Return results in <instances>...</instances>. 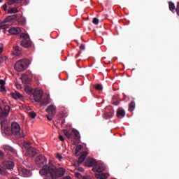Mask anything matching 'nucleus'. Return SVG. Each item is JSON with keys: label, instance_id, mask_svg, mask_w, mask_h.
<instances>
[{"label": "nucleus", "instance_id": "nucleus-14", "mask_svg": "<svg viewBox=\"0 0 179 179\" xmlns=\"http://www.w3.org/2000/svg\"><path fill=\"white\" fill-rule=\"evenodd\" d=\"M3 165L7 168L8 170H13V167L15 166V164L11 161H5L3 162Z\"/></svg>", "mask_w": 179, "mask_h": 179}, {"label": "nucleus", "instance_id": "nucleus-41", "mask_svg": "<svg viewBox=\"0 0 179 179\" xmlns=\"http://www.w3.org/2000/svg\"><path fill=\"white\" fill-rule=\"evenodd\" d=\"M75 175H76V177L77 178H81V174L79 172H76Z\"/></svg>", "mask_w": 179, "mask_h": 179}, {"label": "nucleus", "instance_id": "nucleus-18", "mask_svg": "<svg viewBox=\"0 0 179 179\" xmlns=\"http://www.w3.org/2000/svg\"><path fill=\"white\" fill-rule=\"evenodd\" d=\"M109 174L106 173H99L95 174V177L97 179H108Z\"/></svg>", "mask_w": 179, "mask_h": 179}, {"label": "nucleus", "instance_id": "nucleus-16", "mask_svg": "<svg viewBox=\"0 0 179 179\" xmlns=\"http://www.w3.org/2000/svg\"><path fill=\"white\" fill-rule=\"evenodd\" d=\"M113 114H114V110L111 109L109 110V112L104 113L103 118L106 120L111 119L113 117Z\"/></svg>", "mask_w": 179, "mask_h": 179}, {"label": "nucleus", "instance_id": "nucleus-35", "mask_svg": "<svg viewBox=\"0 0 179 179\" xmlns=\"http://www.w3.org/2000/svg\"><path fill=\"white\" fill-rule=\"evenodd\" d=\"M92 23L94 24H99V19L96 18V17H94L92 20Z\"/></svg>", "mask_w": 179, "mask_h": 179}, {"label": "nucleus", "instance_id": "nucleus-45", "mask_svg": "<svg viewBox=\"0 0 179 179\" xmlns=\"http://www.w3.org/2000/svg\"><path fill=\"white\" fill-rule=\"evenodd\" d=\"M4 157V153L2 151H0V159H3Z\"/></svg>", "mask_w": 179, "mask_h": 179}, {"label": "nucleus", "instance_id": "nucleus-29", "mask_svg": "<svg viewBox=\"0 0 179 179\" xmlns=\"http://www.w3.org/2000/svg\"><path fill=\"white\" fill-rule=\"evenodd\" d=\"M0 174L2 176L6 175V169L2 166H0Z\"/></svg>", "mask_w": 179, "mask_h": 179}, {"label": "nucleus", "instance_id": "nucleus-54", "mask_svg": "<svg viewBox=\"0 0 179 179\" xmlns=\"http://www.w3.org/2000/svg\"><path fill=\"white\" fill-rule=\"evenodd\" d=\"M81 54V52H79V55H80Z\"/></svg>", "mask_w": 179, "mask_h": 179}, {"label": "nucleus", "instance_id": "nucleus-53", "mask_svg": "<svg viewBox=\"0 0 179 179\" xmlns=\"http://www.w3.org/2000/svg\"><path fill=\"white\" fill-rule=\"evenodd\" d=\"M3 0H0V3H1Z\"/></svg>", "mask_w": 179, "mask_h": 179}, {"label": "nucleus", "instance_id": "nucleus-52", "mask_svg": "<svg viewBox=\"0 0 179 179\" xmlns=\"http://www.w3.org/2000/svg\"><path fill=\"white\" fill-rule=\"evenodd\" d=\"M2 22H3V21H1V20H0V24H1L2 25H3L5 23H2Z\"/></svg>", "mask_w": 179, "mask_h": 179}, {"label": "nucleus", "instance_id": "nucleus-22", "mask_svg": "<svg viewBox=\"0 0 179 179\" xmlns=\"http://www.w3.org/2000/svg\"><path fill=\"white\" fill-rule=\"evenodd\" d=\"M21 80H22V83H24V84H29V76L27 75L22 76L21 77Z\"/></svg>", "mask_w": 179, "mask_h": 179}, {"label": "nucleus", "instance_id": "nucleus-4", "mask_svg": "<svg viewBox=\"0 0 179 179\" xmlns=\"http://www.w3.org/2000/svg\"><path fill=\"white\" fill-rule=\"evenodd\" d=\"M29 66V60L28 59H22L16 62L14 69L17 72H23L28 69Z\"/></svg>", "mask_w": 179, "mask_h": 179}, {"label": "nucleus", "instance_id": "nucleus-32", "mask_svg": "<svg viewBox=\"0 0 179 179\" xmlns=\"http://www.w3.org/2000/svg\"><path fill=\"white\" fill-rule=\"evenodd\" d=\"M83 148V147L82 145H77L76 148V154H78L79 152H80Z\"/></svg>", "mask_w": 179, "mask_h": 179}, {"label": "nucleus", "instance_id": "nucleus-47", "mask_svg": "<svg viewBox=\"0 0 179 179\" xmlns=\"http://www.w3.org/2000/svg\"><path fill=\"white\" fill-rule=\"evenodd\" d=\"M59 139L60 140V141H64V136H62V135H59Z\"/></svg>", "mask_w": 179, "mask_h": 179}, {"label": "nucleus", "instance_id": "nucleus-24", "mask_svg": "<svg viewBox=\"0 0 179 179\" xmlns=\"http://www.w3.org/2000/svg\"><path fill=\"white\" fill-rule=\"evenodd\" d=\"M4 150L6 152H10L11 153H15V149L9 145H5Z\"/></svg>", "mask_w": 179, "mask_h": 179}, {"label": "nucleus", "instance_id": "nucleus-49", "mask_svg": "<svg viewBox=\"0 0 179 179\" xmlns=\"http://www.w3.org/2000/svg\"><path fill=\"white\" fill-rule=\"evenodd\" d=\"M92 171L93 172H97V168L96 167V168H93L92 169Z\"/></svg>", "mask_w": 179, "mask_h": 179}, {"label": "nucleus", "instance_id": "nucleus-23", "mask_svg": "<svg viewBox=\"0 0 179 179\" xmlns=\"http://www.w3.org/2000/svg\"><path fill=\"white\" fill-rule=\"evenodd\" d=\"M41 106H45L50 103L48 97L43 98V99H41Z\"/></svg>", "mask_w": 179, "mask_h": 179}, {"label": "nucleus", "instance_id": "nucleus-7", "mask_svg": "<svg viewBox=\"0 0 179 179\" xmlns=\"http://www.w3.org/2000/svg\"><path fill=\"white\" fill-rule=\"evenodd\" d=\"M46 112L48 113V115H46L47 120L48 121H52V118L56 115V107L54 105H50L46 108Z\"/></svg>", "mask_w": 179, "mask_h": 179}, {"label": "nucleus", "instance_id": "nucleus-42", "mask_svg": "<svg viewBox=\"0 0 179 179\" xmlns=\"http://www.w3.org/2000/svg\"><path fill=\"white\" fill-rule=\"evenodd\" d=\"M76 170L78 171L79 172H84V169L82 167H77Z\"/></svg>", "mask_w": 179, "mask_h": 179}, {"label": "nucleus", "instance_id": "nucleus-9", "mask_svg": "<svg viewBox=\"0 0 179 179\" xmlns=\"http://www.w3.org/2000/svg\"><path fill=\"white\" fill-rule=\"evenodd\" d=\"M18 172H19V174H22V176H23L25 178L29 177V174L31 173V171L29 169L23 166H20L18 168Z\"/></svg>", "mask_w": 179, "mask_h": 179}, {"label": "nucleus", "instance_id": "nucleus-1", "mask_svg": "<svg viewBox=\"0 0 179 179\" xmlns=\"http://www.w3.org/2000/svg\"><path fill=\"white\" fill-rule=\"evenodd\" d=\"M47 162L48 159L42 155L36 158V164L38 167H43L40 171L41 176L49 175L53 179L62 178L64 176L65 170L63 168L57 169L52 164V161L50 160L48 164H46Z\"/></svg>", "mask_w": 179, "mask_h": 179}, {"label": "nucleus", "instance_id": "nucleus-8", "mask_svg": "<svg viewBox=\"0 0 179 179\" xmlns=\"http://www.w3.org/2000/svg\"><path fill=\"white\" fill-rule=\"evenodd\" d=\"M33 97L34 98V100L36 102L39 103L41 102V100H42L43 92L42 90H41L38 88H36L34 90V92H33Z\"/></svg>", "mask_w": 179, "mask_h": 179}, {"label": "nucleus", "instance_id": "nucleus-34", "mask_svg": "<svg viewBox=\"0 0 179 179\" xmlns=\"http://www.w3.org/2000/svg\"><path fill=\"white\" fill-rule=\"evenodd\" d=\"M14 50L16 52H20L22 51V48L19 47L18 45H15L13 47Z\"/></svg>", "mask_w": 179, "mask_h": 179}, {"label": "nucleus", "instance_id": "nucleus-48", "mask_svg": "<svg viewBox=\"0 0 179 179\" xmlns=\"http://www.w3.org/2000/svg\"><path fill=\"white\" fill-rule=\"evenodd\" d=\"M3 51V48L0 47V55L2 53Z\"/></svg>", "mask_w": 179, "mask_h": 179}, {"label": "nucleus", "instance_id": "nucleus-30", "mask_svg": "<svg viewBox=\"0 0 179 179\" xmlns=\"http://www.w3.org/2000/svg\"><path fill=\"white\" fill-rule=\"evenodd\" d=\"M8 13H18L17 8H10V10H8Z\"/></svg>", "mask_w": 179, "mask_h": 179}, {"label": "nucleus", "instance_id": "nucleus-12", "mask_svg": "<svg viewBox=\"0 0 179 179\" xmlns=\"http://www.w3.org/2000/svg\"><path fill=\"white\" fill-rule=\"evenodd\" d=\"M8 33L11 35H18L21 33L20 27H12L10 29H8Z\"/></svg>", "mask_w": 179, "mask_h": 179}, {"label": "nucleus", "instance_id": "nucleus-39", "mask_svg": "<svg viewBox=\"0 0 179 179\" xmlns=\"http://www.w3.org/2000/svg\"><path fill=\"white\" fill-rule=\"evenodd\" d=\"M176 13H177L178 16L179 17V2L177 3V8L174 10Z\"/></svg>", "mask_w": 179, "mask_h": 179}, {"label": "nucleus", "instance_id": "nucleus-21", "mask_svg": "<svg viewBox=\"0 0 179 179\" xmlns=\"http://www.w3.org/2000/svg\"><path fill=\"white\" fill-rule=\"evenodd\" d=\"M117 118H122V117H125V110L117 109Z\"/></svg>", "mask_w": 179, "mask_h": 179}, {"label": "nucleus", "instance_id": "nucleus-57", "mask_svg": "<svg viewBox=\"0 0 179 179\" xmlns=\"http://www.w3.org/2000/svg\"><path fill=\"white\" fill-rule=\"evenodd\" d=\"M84 179H87V178H84Z\"/></svg>", "mask_w": 179, "mask_h": 179}, {"label": "nucleus", "instance_id": "nucleus-27", "mask_svg": "<svg viewBox=\"0 0 179 179\" xmlns=\"http://www.w3.org/2000/svg\"><path fill=\"white\" fill-rule=\"evenodd\" d=\"M136 103L134 101H131L130 104H129V111L132 112L134 110H135Z\"/></svg>", "mask_w": 179, "mask_h": 179}, {"label": "nucleus", "instance_id": "nucleus-28", "mask_svg": "<svg viewBox=\"0 0 179 179\" xmlns=\"http://www.w3.org/2000/svg\"><path fill=\"white\" fill-rule=\"evenodd\" d=\"M169 10H171L172 13H174L175 10H176V8H175L174 3H172L171 1H170L169 3Z\"/></svg>", "mask_w": 179, "mask_h": 179}, {"label": "nucleus", "instance_id": "nucleus-46", "mask_svg": "<svg viewBox=\"0 0 179 179\" xmlns=\"http://www.w3.org/2000/svg\"><path fill=\"white\" fill-rule=\"evenodd\" d=\"M2 8H3V10H6V9H7V4H6V3L3 4Z\"/></svg>", "mask_w": 179, "mask_h": 179}, {"label": "nucleus", "instance_id": "nucleus-25", "mask_svg": "<svg viewBox=\"0 0 179 179\" xmlns=\"http://www.w3.org/2000/svg\"><path fill=\"white\" fill-rule=\"evenodd\" d=\"M24 91L27 94H33L34 92V89L30 87H25Z\"/></svg>", "mask_w": 179, "mask_h": 179}, {"label": "nucleus", "instance_id": "nucleus-36", "mask_svg": "<svg viewBox=\"0 0 179 179\" xmlns=\"http://www.w3.org/2000/svg\"><path fill=\"white\" fill-rule=\"evenodd\" d=\"M18 22L19 23L24 24L26 23V19H24V17H21L20 19H19Z\"/></svg>", "mask_w": 179, "mask_h": 179}, {"label": "nucleus", "instance_id": "nucleus-5", "mask_svg": "<svg viewBox=\"0 0 179 179\" xmlns=\"http://www.w3.org/2000/svg\"><path fill=\"white\" fill-rule=\"evenodd\" d=\"M20 38L22 39L21 43H20V45L25 48H29L31 46L32 43L31 41V39H29V36L28 34L22 33L20 35Z\"/></svg>", "mask_w": 179, "mask_h": 179}, {"label": "nucleus", "instance_id": "nucleus-15", "mask_svg": "<svg viewBox=\"0 0 179 179\" xmlns=\"http://www.w3.org/2000/svg\"><path fill=\"white\" fill-rule=\"evenodd\" d=\"M11 96H13V99H19L21 101H23V99H24L23 95L21 94L18 92H11Z\"/></svg>", "mask_w": 179, "mask_h": 179}, {"label": "nucleus", "instance_id": "nucleus-3", "mask_svg": "<svg viewBox=\"0 0 179 179\" xmlns=\"http://www.w3.org/2000/svg\"><path fill=\"white\" fill-rule=\"evenodd\" d=\"M62 133L68 139L74 140L76 143H79L80 141V134L76 129H73L71 132L69 131L67 129H63Z\"/></svg>", "mask_w": 179, "mask_h": 179}, {"label": "nucleus", "instance_id": "nucleus-55", "mask_svg": "<svg viewBox=\"0 0 179 179\" xmlns=\"http://www.w3.org/2000/svg\"><path fill=\"white\" fill-rule=\"evenodd\" d=\"M135 69H133V70H131V71H134Z\"/></svg>", "mask_w": 179, "mask_h": 179}, {"label": "nucleus", "instance_id": "nucleus-31", "mask_svg": "<svg viewBox=\"0 0 179 179\" xmlns=\"http://www.w3.org/2000/svg\"><path fill=\"white\" fill-rule=\"evenodd\" d=\"M29 116L30 117H31L32 119H35V117H36V113H35L34 111H30V112L29 113Z\"/></svg>", "mask_w": 179, "mask_h": 179}, {"label": "nucleus", "instance_id": "nucleus-6", "mask_svg": "<svg viewBox=\"0 0 179 179\" xmlns=\"http://www.w3.org/2000/svg\"><path fill=\"white\" fill-rule=\"evenodd\" d=\"M11 133L13 135H15L17 138H24V135L21 134L20 126L18 123L13 122L11 123Z\"/></svg>", "mask_w": 179, "mask_h": 179}, {"label": "nucleus", "instance_id": "nucleus-20", "mask_svg": "<svg viewBox=\"0 0 179 179\" xmlns=\"http://www.w3.org/2000/svg\"><path fill=\"white\" fill-rule=\"evenodd\" d=\"M112 103L115 106H119L120 104L119 96H117V95H115L114 96H113Z\"/></svg>", "mask_w": 179, "mask_h": 179}, {"label": "nucleus", "instance_id": "nucleus-56", "mask_svg": "<svg viewBox=\"0 0 179 179\" xmlns=\"http://www.w3.org/2000/svg\"><path fill=\"white\" fill-rule=\"evenodd\" d=\"M44 179H50V178H44Z\"/></svg>", "mask_w": 179, "mask_h": 179}, {"label": "nucleus", "instance_id": "nucleus-40", "mask_svg": "<svg viewBox=\"0 0 179 179\" xmlns=\"http://www.w3.org/2000/svg\"><path fill=\"white\" fill-rule=\"evenodd\" d=\"M6 57H0V64L3 63L5 60H6Z\"/></svg>", "mask_w": 179, "mask_h": 179}, {"label": "nucleus", "instance_id": "nucleus-33", "mask_svg": "<svg viewBox=\"0 0 179 179\" xmlns=\"http://www.w3.org/2000/svg\"><path fill=\"white\" fill-rule=\"evenodd\" d=\"M95 89H96V90H100L101 91V90H103V86L101 84H97V85H95Z\"/></svg>", "mask_w": 179, "mask_h": 179}, {"label": "nucleus", "instance_id": "nucleus-10", "mask_svg": "<svg viewBox=\"0 0 179 179\" xmlns=\"http://www.w3.org/2000/svg\"><path fill=\"white\" fill-rule=\"evenodd\" d=\"M37 154V150L35 148L30 147L27 150V155L30 157H34Z\"/></svg>", "mask_w": 179, "mask_h": 179}, {"label": "nucleus", "instance_id": "nucleus-44", "mask_svg": "<svg viewBox=\"0 0 179 179\" xmlns=\"http://www.w3.org/2000/svg\"><path fill=\"white\" fill-rule=\"evenodd\" d=\"M5 85V80H0V85L1 86H4Z\"/></svg>", "mask_w": 179, "mask_h": 179}, {"label": "nucleus", "instance_id": "nucleus-2", "mask_svg": "<svg viewBox=\"0 0 179 179\" xmlns=\"http://www.w3.org/2000/svg\"><path fill=\"white\" fill-rule=\"evenodd\" d=\"M10 106H5L4 109L0 107V125L1 127H5L8 123V117L9 116Z\"/></svg>", "mask_w": 179, "mask_h": 179}, {"label": "nucleus", "instance_id": "nucleus-43", "mask_svg": "<svg viewBox=\"0 0 179 179\" xmlns=\"http://www.w3.org/2000/svg\"><path fill=\"white\" fill-rule=\"evenodd\" d=\"M80 50H85V45L83 43H82L80 45Z\"/></svg>", "mask_w": 179, "mask_h": 179}, {"label": "nucleus", "instance_id": "nucleus-11", "mask_svg": "<svg viewBox=\"0 0 179 179\" xmlns=\"http://www.w3.org/2000/svg\"><path fill=\"white\" fill-rule=\"evenodd\" d=\"M96 165H97V162L93 158H88L87 159V162H85V166H87L88 167H93Z\"/></svg>", "mask_w": 179, "mask_h": 179}, {"label": "nucleus", "instance_id": "nucleus-17", "mask_svg": "<svg viewBox=\"0 0 179 179\" xmlns=\"http://www.w3.org/2000/svg\"><path fill=\"white\" fill-rule=\"evenodd\" d=\"M95 166H96V168H97V172L98 173L103 172L106 169V166L105 164H103V163L98 164Z\"/></svg>", "mask_w": 179, "mask_h": 179}, {"label": "nucleus", "instance_id": "nucleus-38", "mask_svg": "<svg viewBox=\"0 0 179 179\" xmlns=\"http://www.w3.org/2000/svg\"><path fill=\"white\" fill-rule=\"evenodd\" d=\"M56 157L57 158V159H59V161H62V159L64 158L61 154L57 153L56 155Z\"/></svg>", "mask_w": 179, "mask_h": 179}, {"label": "nucleus", "instance_id": "nucleus-37", "mask_svg": "<svg viewBox=\"0 0 179 179\" xmlns=\"http://www.w3.org/2000/svg\"><path fill=\"white\" fill-rule=\"evenodd\" d=\"M0 91L1 92H6V89L5 88L4 85H1L0 86Z\"/></svg>", "mask_w": 179, "mask_h": 179}, {"label": "nucleus", "instance_id": "nucleus-13", "mask_svg": "<svg viewBox=\"0 0 179 179\" xmlns=\"http://www.w3.org/2000/svg\"><path fill=\"white\" fill-rule=\"evenodd\" d=\"M16 19H17V15H9L7 17H6L4 20L2 21V23H10L13 20H15Z\"/></svg>", "mask_w": 179, "mask_h": 179}, {"label": "nucleus", "instance_id": "nucleus-51", "mask_svg": "<svg viewBox=\"0 0 179 179\" xmlns=\"http://www.w3.org/2000/svg\"><path fill=\"white\" fill-rule=\"evenodd\" d=\"M10 179H19V178H17V177H13V178H10Z\"/></svg>", "mask_w": 179, "mask_h": 179}, {"label": "nucleus", "instance_id": "nucleus-26", "mask_svg": "<svg viewBox=\"0 0 179 179\" xmlns=\"http://www.w3.org/2000/svg\"><path fill=\"white\" fill-rule=\"evenodd\" d=\"M8 5H13L15 3H20L22 0H6Z\"/></svg>", "mask_w": 179, "mask_h": 179}, {"label": "nucleus", "instance_id": "nucleus-19", "mask_svg": "<svg viewBox=\"0 0 179 179\" xmlns=\"http://www.w3.org/2000/svg\"><path fill=\"white\" fill-rule=\"evenodd\" d=\"M87 156V152H83L78 158V164L83 163L85 159Z\"/></svg>", "mask_w": 179, "mask_h": 179}, {"label": "nucleus", "instance_id": "nucleus-50", "mask_svg": "<svg viewBox=\"0 0 179 179\" xmlns=\"http://www.w3.org/2000/svg\"><path fill=\"white\" fill-rule=\"evenodd\" d=\"M63 179H71L70 176H66Z\"/></svg>", "mask_w": 179, "mask_h": 179}]
</instances>
